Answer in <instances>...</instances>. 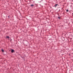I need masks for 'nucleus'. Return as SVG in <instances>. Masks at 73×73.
I'll return each mask as SVG.
<instances>
[{
	"label": "nucleus",
	"instance_id": "nucleus-2",
	"mask_svg": "<svg viewBox=\"0 0 73 73\" xmlns=\"http://www.w3.org/2000/svg\"><path fill=\"white\" fill-rule=\"evenodd\" d=\"M57 5H58V4H56L55 6V7H56Z\"/></svg>",
	"mask_w": 73,
	"mask_h": 73
},
{
	"label": "nucleus",
	"instance_id": "nucleus-7",
	"mask_svg": "<svg viewBox=\"0 0 73 73\" xmlns=\"http://www.w3.org/2000/svg\"><path fill=\"white\" fill-rule=\"evenodd\" d=\"M58 18L59 19H60V17H58Z\"/></svg>",
	"mask_w": 73,
	"mask_h": 73
},
{
	"label": "nucleus",
	"instance_id": "nucleus-5",
	"mask_svg": "<svg viewBox=\"0 0 73 73\" xmlns=\"http://www.w3.org/2000/svg\"><path fill=\"white\" fill-rule=\"evenodd\" d=\"M2 51L3 52H4V50H3V49H2Z\"/></svg>",
	"mask_w": 73,
	"mask_h": 73
},
{
	"label": "nucleus",
	"instance_id": "nucleus-4",
	"mask_svg": "<svg viewBox=\"0 0 73 73\" xmlns=\"http://www.w3.org/2000/svg\"><path fill=\"white\" fill-rule=\"evenodd\" d=\"M7 38H9V36H7Z\"/></svg>",
	"mask_w": 73,
	"mask_h": 73
},
{
	"label": "nucleus",
	"instance_id": "nucleus-3",
	"mask_svg": "<svg viewBox=\"0 0 73 73\" xmlns=\"http://www.w3.org/2000/svg\"><path fill=\"white\" fill-rule=\"evenodd\" d=\"M31 7H33V6H34V5H31Z\"/></svg>",
	"mask_w": 73,
	"mask_h": 73
},
{
	"label": "nucleus",
	"instance_id": "nucleus-6",
	"mask_svg": "<svg viewBox=\"0 0 73 73\" xmlns=\"http://www.w3.org/2000/svg\"><path fill=\"white\" fill-rule=\"evenodd\" d=\"M68 11H69V10H66V11L67 12H68Z\"/></svg>",
	"mask_w": 73,
	"mask_h": 73
},
{
	"label": "nucleus",
	"instance_id": "nucleus-1",
	"mask_svg": "<svg viewBox=\"0 0 73 73\" xmlns=\"http://www.w3.org/2000/svg\"><path fill=\"white\" fill-rule=\"evenodd\" d=\"M11 52L12 53H13L14 52V50H13V49H12L11 51Z\"/></svg>",
	"mask_w": 73,
	"mask_h": 73
}]
</instances>
